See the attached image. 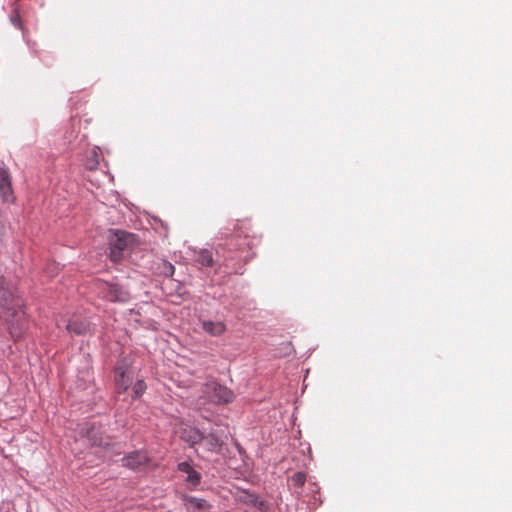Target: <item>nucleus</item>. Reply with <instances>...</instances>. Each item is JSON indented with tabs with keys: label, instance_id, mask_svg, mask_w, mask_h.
<instances>
[{
	"label": "nucleus",
	"instance_id": "f257e3e1",
	"mask_svg": "<svg viewBox=\"0 0 512 512\" xmlns=\"http://www.w3.org/2000/svg\"><path fill=\"white\" fill-rule=\"evenodd\" d=\"M0 315L9 324L12 338H21L27 327L23 301L16 289L4 279H0Z\"/></svg>",
	"mask_w": 512,
	"mask_h": 512
},
{
	"label": "nucleus",
	"instance_id": "f03ea898",
	"mask_svg": "<svg viewBox=\"0 0 512 512\" xmlns=\"http://www.w3.org/2000/svg\"><path fill=\"white\" fill-rule=\"evenodd\" d=\"M233 392L221 384L210 381L203 385L201 395L195 402V408L198 410L206 409L207 404H227L233 401Z\"/></svg>",
	"mask_w": 512,
	"mask_h": 512
},
{
	"label": "nucleus",
	"instance_id": "7ed1b4c3",
	"mask_svg": "<svg viewBox=\"0 0 512 512\" xmlns=\"http://www.w3.org/2000/svg\"><path fill=\"white\" fill-rule=\"evenodd\" d=\"M134 244V235L125 231L116 230L110 240V259L117 263L124 257L125 251Z\"/></svg>",
	"mask_w": 512,
	"mask_h": 512
},
{
	"label": "nucleus",
	"instance_id": "20e7f679",
	"mask_svg": "<svg viewBox=\"0 0 512 512\" xmlns=\"http://www.w3.org/2000/svg\"><path fill=\"white\" fill-rule=\"evenodd\" d=\"M100 295L111 302H127L130 300V293L122 286L115 283L100 282L98 284Z\"/></svg>",
	"mask_w": 512,
	"mask_h": 512
},
{
	"label": "nucleus",
	"instance_id": "39448f33",
	"mask_svg": "<svg viewBox=\"0 0 512 512\" xmlns=\"http://www.w3.org/2000/svg\"><path fill=\"white\" fill-rule=\"evenodd\" d=\"M0 195L6 203H13L15 200L10 174L3 168H0Z\"/></svg>",
	"mask_w": 512,
	"mask_h": 512
},
{
	"label": "nucleus",
	"instance_id": "423d86ee",
	"mask_svg": "<svg viewBox=\"0 0 512 512\" xmlns=\"http://www.w3.org/2000/svg\"><path fill=\"white\" fill-rule=\"evenodd\" d=\"M149 458L143 451H135L122 459L123 466L138 470L147 465Z\"/></svg>",
	"mask_w": 512,
	"mask_h": 512
},
{
	"label": "nucleus",
	"instance_id": "0eeeda50",
	"mask_svg": "<svg viewBox=\"0 0 512 512\" xmlns=\"http://www.w3.org/2000/svg\"><path fill=\"white\" fill-rule=\"evenodd\" d=\"M128 364L118 363L115 367V381L119 390L126 391L131 384V377L127 375Z\"/></svg>",
	"mask_w": 512,
	"mask_h": 512
},
{
	"label": "nucleus",
	"instance_id": "6e6552de",
	"mask_svg": "<svg viewBox=\"0 0 512 512\" xmlns=\"http://www.w3.org/2000/svg\"><path fill=\"white\" fill-rule=\"evenodd\" d=\"M66 329L75 335H85L90 330V324L85 318L73 316L69 320Z\"/></svg>",
	"mask_w": 512,
	"mask_h": 512
},
{
	"label": "nucleus",
	"instance_id": "1a4fd4ad",
	"mask_svg": "<svg viewBox=\"0 0 512 512\" xmlns=\"http://www.w3.org/2000/svg\"><path fill=\"white\" fill-rule=\"evenodd\" d=\"M202 441L208 451L215 453H220L224 445L223 439L216 432H210L209 434L204 435Z\"/></svg>",
	"mask_w": 512,
	"mask_h": 512
},
{
	"label": "nucleus",
	"instance_id": "9d476101",
	"mask_svg": "<svg viewBox=\"0 0 512 512\" xmlns=\"http://www.w3.org/2000/svg\"><path fill=\"white\" fill-rule=\"evenodd\" d=\"M185 507L188 512H207L211 505L204 499L187 497L185 498Z\"/></svg>",
	"mask_w": 512,
	"mask_h": 512
},
{
	"label": "nucleus",
	"instance_id": "9b49d317",
	"mask_svg": "<svg viewBox=\"0 0 512 512\" xmlns=\"http://www.w3.org/2000/svg\"><path fill=\"white\" fill-rule=\"evenodd\" d=\"M180 438L191 445L202 442L204 435L203 433L193 427H184L180 431Z\"/></svg>",
	"mask_w": 512,
	"mask_h": 512
},
{
	"label": "nucleus",
	"instance_id": "f8f14e48",
	"mask_svg": "<svg viewBox=\"0 0 512 512\" xmlns=\"http://www.w3.org/2000/svg\"><path fill=\"white\" fill-rule=\"evenodd\" d=\"M202 329L211 336H221L226 331V325L222 321H203Z\"/></svg>",
	"mask_w": 512,
	"mask_h": 512
},
{
	"label": "nucleus",
	"instance_id": "ddd939ff",
	"mask_svg": "<svg viewBox=\"0 0 512 512\" xmlns=\"http://www.w3.org/2000/svg\"><path fill=\"white\" fill-rule=\"evenodd\" d=\"M86 437L92 446L104 447L108 445L102 433L94 426H90L86 429Z\"/></svg>",
	"mask_w": 512,
	"mask_h": 512
},
{
	"label": "nucleus",
	"instance_id": "4468645a",
	"mask_svg": "<svg viewBox=\"0 0 512 512\" xmlns=\"http://www.w3.org/2000/svg\"><path fill=\"white\" fill-rule=\"evenodd\" d=\"M196 262L203 267L212 266L213 265L212 252L207 249L200 250L197 255Z\"/></svg>",
	"mask_w": 512,
	"mask_h": 512
},
{
	"label": "nucleus",
	"instance_id": "2eb2a0df",
	"mask_svg": "<svg viewBox=\"0 0 512 512\" xmlns=\"http://www.w3.org/2000/svg\"><path fill=\"white\" fill-rule=\"evenodd\" d=\"M305 481H306V475L303 472H296L295 474H293V476L290 479L292 486H294L296 488L302 487L304 485Z\"/></svg>",
	"mask_w": 512,
	"mask_h": 512
},
{
	"label": "nucleus",
	"instance_id": "dca6fc26",
	"mask_svg": "<svg viewBox=\"0 0 512 512\" xmlns=\"http://www.w3.org/2000/svg\"><path fill=\"white\" fill-rule=\"evenodd\" d=\"M187 482L193 486H197L201 481V476L196 470H191L187 474Z\"/></svg>",
	"mask_w": 512,
	"mask_h": 512
},
{
	"label": "nucleus",
	"instance_id": "f3484780",
	"mask_svg": "<svg viewBox=\"0 0 512 512\" xmlns=\"http://www.w3.org/2000/svg\"><path fill=\"white\" fill-rule=\"evenodd\" d=\"M146 390V385L142 380L137 381L133 386V394L135 398L140 397Z\"/></svg>",
	"mask_w": 512,
	"mask_h": 512
},
{
	"label": "nucleus",
	"instance_id": "a211bd4d",
	"mask_svg": "<svg viewBox=\"0 0 512 512\" xmlns=\"http://www.w3.org/2000/svg\"><path fill=\"white\" fill-rule=\"evenodd\" d=\"M178 470L188 474L193 468L188 462L184 461L178 464Z\"/></svg>",
	"mask_w": 512,
	"mask_h": 512
},
{
	"label": "nucleus",
	"instance_id": "6ab92c4d",
	"mask_svg": "<svg viewBox=\"0 0 512 512\" xmlns=\"http://www.w3.org/2000/svg\"><path fill=\"white\" fill-rule=\"evenodd\" d=\"M168 269H169V272H170L171 274H173V272H174V266H173V265H171V264H169V265H168Z\"/></svg>",
	"mask_w": 512,
	"mask_h": 512
}]
</instances>
